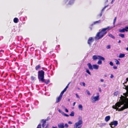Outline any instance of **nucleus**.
I'll return each instance as SVG.
<instances>
[{"instance_id":"f257e3e1","label":"nucleus","mask_w":128,"mask_h":128,"mask_svg":"<svg viewBox=\"0 0 128 128\" xmlns=\"http://www.w3.org/2000/svg\"><path fill=\"white\" fill-rule=\"evenodd\" d=\"M123 94L125 97L121 96L120 97V99L119 102L116 103L115 105L112 106V108L115 109H118V108L121 106V105H123L120 108L118 109V111L123 110L124 109L128 108V98L126 97L128 96V94L124 93Z\"/></svg>"},{"instance_id":"f03ea898","label":"nucleus","mask_w":128,"mask_h":128,"mask_svg":"<svg viewBox=\"0 0 128 128\" xmlns=\"http://www.w3.org/2000/svg\"><path fill=\"white\" fill-rule=\"evenodd\" d=\"M111 28V27L108 26L106 28H102L100 31L98 32L96 34L95 37L96 39L98 40L101 38L107 33L106 30L109 29L110 30Z\"/></svg>"},{"instance_id":"7ed1b4c3","label":"nucleus","mask_w":128,"mask_h":128,"mask_svg":"<svg viewBox=\"0 0 128 128\" xmlns=\"http://www.w3.org/2000/svg\"><path fill=\"white\" fill-rule=\"evenodd\" d=\"M44 72L42 70H41L38 72V78L40 81L44 82Z\"/></svg>"},{"instance_id":"20e7f679","label":"nucleus","mask_w":128,"mask_h":128,"mask_svg":"<svg viewBox=\"0 0 128 128\" xmlns=\"http://www.w3.org/2000/svg\"><path fill=\"white\" fill-rule=\"evenodd\" d=\"M97 96H92L91 98V100L92 102V103H95L96 102L99 100L100 99V96L99 94L97 93Z\"/></svg>"},{"instance_id":"39448f33","label":"nucleus","mask_w":128,"mask_h":128,"mask_svg":"<svg viewBox=\"0 0 128 128\" xmlns=\"http://www.w3.org/2000/svg\"><path fill=\"white\" fill-rule=\"evenodd\" d=\"M82 121V119H79L78 121L76 122L74 125V128H81Z\"/></svg>"},{"instance_id":"423d86ee","label":"nucleus","mask_w":128,"mask_h":128,"mask_svg":"<svg viewBox=\"0 0 128 128\" xmlns=\"http://www.w3.org/2000/svg\"><path fill=\"white\" fill-rule=\"evenodd\" d=\"M92 59L94 60H95L97 59L103 60H105L104 58L102 56H100L96 55H94L92 56Z\"/></svg>"},{"instance_id":"0eeeda50","label":"nucleus","mask_w":128,"mask_h":128,"mask_svg":"<svg viewBox=\"0 0 128 128\" xmlns=\"http://www.w3.org/2000/svg\"><path fill=\"white\" fill-rule=\"evenodd\" d=\"M118 124V122L116 121H114L111 122L109 124V125L112 128H114L115 126H116Z\"/></svg>"},{"instance_id":"6e6552de","label":"nucleus","mask_w":128,"mask_h":128,"mask_svg":"<svg viewBox=\"0 0 128 128\" xmlns=\"http://www.w3.org/2000/svg\"><path fill=\"white\" fill-rule=\"evenodd\" d=\"M94 38L92 37L89 38L88 41V43L90 46L91 45L92 42L94 41Z\"/></svg>"},{"instance_id":"1a4fd4ad","label":"nucleus","mask_w":128,"mask_h":128,"mask_svg":"<svg viewBox=\"0 0 128 128\" xmlns=\"http://www.w3.org/2000/svg\"><path fill=\"white\" fill-rule=\"evenodd\" d=\"M75 0H70L67 4V5H71L73 4Z\"/></svg>"},{"instance_id":"9d476101","label":"nucleus","mask_w":128,"mask_h":128,"mask_svg":"<svg viewBox=\"0 0 128 128\" xmlns=\"http://www.w3.org/2000/svg\"><path fill=\"white\" fill-rule=\"evenodd\" d=\"M87 65L89 69L91 70H93V66H92L91 64L90 63H88L87 64Z\"/></svg>"},{"instance_id":"9b49d317","label":"nucleus","mask_w":128,"mask_h":128,"mask_svg":"<svg viewBox=\"0 0 128 128\" xmlns=\"http://www.w3.org/2000/svg\"><path fill=\"white\" fill-rule=\"evenodd\" d=\"M59 128H64V124L63 123L59 124L58 125Z\"/></svg>"},{"instance_id":"f8f14e48","label":"nucleus","mask_w":128,"mask_h":128,"mask_svg":"<svg viewBox=\"0 0 128 128\" xmlns=\"http://www.w3.org/2000/svg\"><path fill=\"white\" fill-rule=\"evenodd\" d=\"M62 97L59 96L56 99V102L58 103L60 101Z\"/></svg>"},{"instance_id":"ddd939ff","label":"nucleus","mask_w":128,"mask_h":128,"mask_svg":"<svg viewBox=\"0 0 128 128\" xmlns=\"http://www.w3.org/2000/svg\"><path fill=\"white\" fill-rule=\"evenodd\" d=\"M93 69L98 70V69L99 66L96 64H93Z\"/></svg>"},{"instance_id":"4468645a","label":"nucleus","mask_w":128,"mask_h":128,"mask_svg":"<svg viewBox=\"0 0 128 128\" xmlns=\"http://www.w3.org/2000/svg\"><path fill=\"white\" fill-rule=\"evenodd\" d=\"M110 116H108L105 117V120L106 122H108L110 120Z\"/></svg>"},{"instance_id":"2eb2a0df","label":"nucleus","mask_w":128,"mask_h":128,"mask_svg":"<svg viewBox=\"0 0 128 128\" xmlns=\"http://www.w3.org/2000/svg\"><path fill=\"white\" fill-rule=\"evenodd\" d=\"M42 126L44 128L46 125V120H43L42 121Z\"/></svg>"},{"instance_id":"dca6fc26","label":"nucleus","mask_w":128,"mask_h":128,"mask_svg":"<svg viewBox=\"0 0 128 128\" xmlns=\"http://www.w3.org/2000/svg\"><path fill=\"white\" fill-rule=\"evenodd\" d=\"M78 108L80 110H82L83 107L81 104H80L78 105Z\"/></svg>"},{"instance_id":"f3484780","label":"nucleus","mask_w":128,"mask_h":128,"mask_svg":"<svg viewBox=\"0 0 128 128\" xmlns=\"http://www.w3.org/2000/svg\"><path fill=\"white\" fill-rule=\"evenodd\" d=\"M125 54H120L119 57L120 58H122L124 57L125 56Z\"/></svg>"},{"instance_id":"a211bd4d","label":"nucleus","mask_w":128,"mask_h":128,"mask_svg":"<svg viewBox=\"0 0 128 128\" xmlns=\"http://www.w3.org/2000/svg\"><path fill=\"white\" fill-rule=\"evenodd\" d=\"M18 19L17 18H15L14 19V23H17L18 22Z\"/></svg>"},{"instance_id":"6ab92c4d","label":"nucleus","mask_w":128,"mask_h":128,"mask_svg":"<svg viewBox=\"0 0 128 128\" xmlns=\"http://www.w3.org/2000/svg\"><path fill=\"white\" fill-rule=\"evenodd\" d=\"M68 0H64L63 2V3L64 4H66L67 5Z\"/></svg>"},{"instance_id":"aec40b11","label":"nucleus","mask_w":128,"mask_h":128,"mask_svg":"<svg viewBox=\"0 0 128 128\" xmlns=\"http://www.w3.org/2000/svg\"><path fill=\"white\" fill-rule=\"evenodd\" d=\"M119 32H121V33H123V32H125L124 28H123L122 29L119 30Z\"/></svg>"},{"instance_id":"412c9836","label":"nucleus","mask_w":128,"mask_h":128,"mask_svg":"<svg viewBox=\"0 0 128 128\" xmlns=\"http://www.w3.org/2000/svg\"><path fill=\"white\" fill-rule=\"evenodd\" d=\"M119 35L122 38H124V34H119Z\"/></svg>"},{"instance_id":"4be33fe9","label":"nucleus","mask_w":128,"mask_h":128,"mask_svg":"<svg viewBox=\"0 0 128 128\" xmlns=\"http://www.w3.org/2000/svg\"><path fill=\"white\" fill-rule=\"evenodd\" d=\"M74 112L73 111H72L70 114V116H74Z\"/></svg>"},{"instance_id":"5701e85b","label":"nucleus","mask_w":128,"mask_h":128,"mask_svg":"<svg viewBox=\"0 0 128 128\" xmlns=\"http://www.w3.org/2000/svg\"><path fill=\"white\" fill-rule=\"evenodd\" d=\"M100 60L99 61H98L97 62V64H98L100 65L102 64V61L100 60Z\"/></svg>"},{"instance_id":"b1692460","label":"nucleus","mask_w":128,"mask_h":128,"mask_svg":"<svg viewBox=\"0 0 128 128\" xmlns=\"http://www.w3.org/2000/svg\"><path fill=\"white\" fill-rule=\"evenodd\" d=\"M101 21L100 20H99L98 21H96L94 22V24H96L100 23V22Z\"/></svg>"},{"instance_id":"393cba45","label":"nucleus","mask_w":128,"mask_h":128,"mask_svg":"<svg viewBox=\"0 0 128 128\" xmlns=\"http://www.w3.org/2000/svg\"><path fill=\"white\" fill-rule=\"evenodd\" d=\"M64 92H65L64 91V90L62 91L60 93L59 96L62 97V96Z\"/></svg>"},{"instance_id":"a878e982","label":"nucleus","mask_w":128,"mask_h":128,"mask_svg":"<svg viewBox=\"0 0 128 128\" xmlns=\"http://www.w3.org/2000/svg\"><path fill=\"white\" fill-rule=\"evenodd\" d=\"M108 36L113 38H114V36L111 34H108Z\"/></svg>"},{"instance_id":"bb28decb","label":"nucleus","mask_w":128,"mask_h":128,"mask_svg":"<svg viewBox=\"0 0 128 128\" xmlns=\"http://www.w3.org/2000/svg\"><path fill=\"white\" fill-rule=\"evenodd\" d=\"M70 83H69L68 84V85H67V86H66V88H64V91L65 92L66 91L67 88H68V86L69 85V84H70Z\"/></svg>"},{"instance_id":"cd10ccee","label":"nucleus","mask_w":128,"mask_h":128,"mask_svg":"<svg viewBox=\"0 0 128 128\" xmlns=\"http://www.w3.org/2000/svg\"><path fill=\"white\" fill-rule=\"evenodd\" d=\"M86 72H87V73H88L89 74L91 75V73L89 71V70L88 69H86Z\"/></svg>"},{"instance_id":"c85d7f7f","label":"nucleus","mask_w":128,"mask_h":128,"mask_svg":"<svg viewBox=\"0 0 128 128\" xmlns=\"http://www.w3.org/2000/svg\"><path fill=\"white\" fill-rule=\"evenodd\" d=\"M115 62L116 63V64H119V62L117 60H115Z\"/></svg>"},{"instance_id":"c756f323","label":"nucleus","mask_w":128,"mask_h":128,"mask_svg":"<svg viewBox=\"0 0 128 128\" xmlns=\"http://www.w3.org/2000/svg\"><path fill=\"white\" fill-rule=\"evenodd\" d=\"M86 92L88 95H90V92L88 90H86Z\"/></svg>"},{"instance_id":"7c9ffc66","label":"nucleus","mask_w":128,"mask_h":128,"mask_svg":"<svg viewBox=\"0 0 128 128\" xmlns=\"http://www.w3.org/2000/svg\"><path fill=\"white\" fill-rule=\"evenodd\" d=\"M125 32L126 31V32H127L128 31V27L126 26V27L124 28Z\"/></svg>"},{"instance_id":"2f4dec72","label":"nucleus","mask_w":128,"mask_h":128,"mask_svg":"<svg viewBox=\"0 0 128 128\" xmlns=\"http://www.w3.org/2000/svg\"><path fill=\"white\" fill-rule=\"evenodd\" d=\"M40 67V66L39 65H38L37 66H36V70H38V68H39Z\"/></svg>"},{"instance_id":"473e14b6","label":"nucleus","mask_w":128,"mask_h":128,"mask_svg":"<svg viewBox=\"0 0 128 128\" xmlns=\"http://www.w3.org/2000/svg\"><path fill=\"white\" fill-rule=\"evenodd\" d=\"M116 17L114 18V20L113 24H115V23L116 22Z\"/></svg>"},{"instance_id":"72a5a7b5","label":"nucleus","mask_w":128,"mask_h":128,"mask_svg":"<svg viewBox=\"0 0 128 128\" xmlns=\"http://www.w3.org/2000/svg\"><path fill=\"white\" fill-rule=\"evenodd\" d=\"M58 111L62 115L63 114V113H64V112H63L61 110L59 109L58 110Z\"/></svg>"},{"instance_id":"f704fd0d","label":"nucleus","mask_w":128,"mask_h":128,"mask_svg":"<svg viewBox=\"0 0 128 128\" xmlns=\"http://www.w3.org/2000/svg\"><path fill=\"white\" fill-rule=\"evenodd\" d=\"M62 115H64L66 117H68L69 116V115H68L65 114L64 112V113H63Z\"/></svg>"},{"instance_id":"c9c22d12","label":"nucleus","mask_w":128,"mask_h":128,"mask_svg":"<svg viewBox=\"0 0 128 128\" xmlns=\"http://www.w3.org/2000/svg\"><path fill=\"white\" fill-rule=\"evenodd\" d=\"M45 82L46 84H48L49 82H50V81L49 80H48L47 81V82H46L45 81L44 82Z\"/></svg>"},{"instance_id":"e433bc0d","label":"nucleus","mask_w":128,"mask_h":128,"mask_svg":"<svg viewBox=\"0 0 128 128\" xmlns=\"http://www.w3.org/2000/svg\"><path fill=\"white\" fill-rule=\"evenodd\" d=\"M110 45H108L107 46L106 48L107 49H109L110 48Z\"/></svg>"},{"instance_id":"4c0bfd02","label":"nucleus","mask_w":128,"mask_h":128,"mask_svg":"<svg viewBox=\"0 0 128 128\" xmlns=\"http://www.w3.org/2000/svg\"><path fill=\"white\" fill-rule=\"evenodd\" d=\"M109 64H110L112 66L113 65V64L112 62H110Z\"/></svg>"},{"instance_id":"58836bf2","label":"nucleus","mask_w":128,"mask_h":128,"mask_svg":"<svg viewBox=\"0 0 128 128\" xmlns=\"http://www.w3.org/2000/svg\"><path fill=\"white\" fill-rule=\"evenodd\" d=\"M76 97L77 98H80V96H78V95L77 94H76Z\"/></svg>"},{"instance_id":"ea45409f","label":"nucleus","mask_w":128,"mask_h":128,"mask_svg":"<svg viewBox=\"0 0 128 128\" xmlns=\"http://www.w3.org/2000/svg\"><path fill=\"white\" fill-rule=\"evenodd\" d=\"M37 128H41V124H39L37 127Z\"/></svg>"},{"instance_id":"a19ab883","label":"nucleus","mask_w":128,"mask_h":128,"mask_svg":"<svg viewBox=\"0 0 128 128\" xmlns=\"http://www.w3.org/2000/svg\"><path fill=\"white\" fill-rule=\"evenodd\" d=\"M108 5H107L106 6H104V7L103 8V9H102V11H103L105 9V8H106L108 6Z\"/></svg>"},{"instance_id":"79ce46f5","label":"nucleus","mask_w":128,"mask_h":128,"mask_svg":"<svg viewBox=\"0 0 128 128\" xmlns=\"http://www.w3.org/2000/svg\"><path fill=\"white\" fill-rule=\"evenodd\" d=\"M65 127H66V128H68V124H65Z\"/></svg>"},{"instance_id":"37998d69","label":"nucleus","mask_w":128,"mask_h":128,"mask_svg":"<svg viewBox=\"0 0 128 128\" xmlns=\"http://www.w3.org/2000/svg\"><path fill=\"white\" fill-rule=\"evenodd\" d=\"M35 78V77H34L32 76L31 77V79L33 80Z\"/></svg>"},{"instance_id":"c03bdc74","label":"nucleus","mask_w":128,"mask_h":128,"mask_svg":"<svg viewBox=\"0 0 128 128\" xmlns=\"http://www.w3.org/2000/svg\"><path fill=\"white\" fill-rule=\"evenodd\" d=\"M98 90H99V91L100 92H102L101 90V88H98Z\"/></svg>"},{"instance_id":"a18cd8bd","label":"nucleus","mask_w":128,"mask_h":128,"mask_svg":"<svg viewBox=\"0 0 128 128\" xmlns=\"http://www.w3.org/2000/svg\"><path fill=\"white\" fill-rule=\"evenodd\" d=\"M82 85L85 86H86V84H85V83L84 82H83L82 83Z\"/></svg>"},{"instance_id":"49530a36","label":"nucleus","mask_w":128,"mask_h":128,"mask_svg":"<svg viewBox=\"0 0 128 128\" xmlns=\"http://www.w3.org/2000/svg\"><path fill=\"white\" fill-rule=\"evenodd\" d=\"M102 125L103 126H104V125H105L106 124V123H102Z\"/></svg>"},{"instance_id":"de8ad7c7","label":"nucleus","mask_w":128,"mask_h":128,"mask_svg":"<svg viewBox=\"0 0 128 128\" xmlns=\"http://www.w3.org/2000/svg\"><path fill=\"white\" fill-rule=\"evenodd\" d=\"M68 123L70 124H72V122L70 121H69L68 122Z\"/></svg>"},{"instance_id":"09e8293b","label":"nucleus","mask_w":128,"mask_h":128,"mask_svg":"<svg viewBox=\"0 0 128 128\" xmlns=\"http://www.w3.org/2000/svg\"><path fill=\"white\" fill-rule=\"evenodd\" d=\"M113 68L114 69H116L117 68V67L116 66H114L113 67Z\"/></svg>"},{"instance_id":"8fccbe9b","label":"nucleus","mask_w":128,"mask_h":128,"mask_svg":"<svg viewBox=\"0 0 128 128\" xmlns=\"http://www.w3.org/2000/svg\"><path fill=\"white\" fill-rule=\"evenodd\" d=\"M100 81L101 82H103L104 81V80L102 79H101L100 80Z\"/></svg>"},{"instance_id":"3c124183","label":"nucleus","mask_w":128,"mask_h":128,"mask_svg":"<svg viewBox=\"0 0 128 128\" xmlns=\"http://www.w3.org/2000/svg\"><path fill=\"white\" fill-rule=\"evenodd\" d=\"M65 111L66 112H68V110H67V109L66 108H65Z\"/></svg>"},{"instance_id":"603ef678","label":"nucleus","mask_w":128,"mask_h":128,"mask_svg":"<svg viewBox=\"0 0 128 128\" xmlns=\"http://www.w3.org/2000/svg\"><path fill=\"white\" fill-rule=\"evenodd\" d=\"M114 77V76L112 74H111L110 76V78H112Z\"/></svg>"},{"instance_id":"864d4df0","label":"nucleus","mask_w":128,"mask_h":128,"mask_svg":"<svg viewBox=\"0 0 128 128\" xmlns=\"http://www.w3.org/2000/svg\"><path fill=\"white\" fill-rule=\"evenodd\" d=\"M128 81V78L126 79V82H125L124 83H126L127 81Z\"/></svg>"},{"instance_id":"5fc2aeb1","label":"nucleus","mask_w":128,"mask_h":128,"mask_svg":"<svg viewBox=\"0 0 128 128\" xmlns=\"http://www.w3.org/2000/svg\"><path fill=\"white\" fill-rule=\"evenodd\" d=\"M115 0H112V2H111V4H112L114 2Z\"/></svg>"},{"instance_id":"6e6d98bb","label":"nucleus","mask_w":128,"mask_h":128,"mask_svg":"<svg viewBox=\"0 0 128 128\" xmlns=\"http://www.w3.org/2000/svg\"><path fill=\"white\" fill-rule=\"evenodd\" d=\"M75 104H76V102H74L73 104V106H74L75 105Z\"/></svg>"},{"instance_id":"4d7b16f0","label":"nucleus","mask_w":128,"mask_h":128,"mask_svg":"<svg viewBox=\"0 0 128 128\" xmlns=\"http://www.w3.org/2000/svg\"><path fill=\"white\" fill-rule=\"evenodd\" d=\"M52 128H57V127H54V126H53L52 127Z\"/></svg>"},{"instance_id":"13d9d810","label":"nucleus","mask_w":128,"mask_h":128,"mask_svg":"<svg viewBox=\"0 0 128 128\" xmlns=\"http://www.w3.org/2000/svg\"><path fill=\"white\" fill-rule=\"evenodd\" d=\"M126 50H127L128 51V48H126Z\"/></svg>"},{"instance_id":"bf43d9fd","label":"nucleus","mask_w":128,"mask_h":128,"mask_svg":"<svg viewBox=\"0 0 128 128\" xmlns=\"http://www.w3.org/2000/svg\"><path fill=\"white\" fill-rule=\"evenodd\" d=\"M77 89H78V90H80V88H77Z\"/></svg>"},{"instance_id":"052dcab7","label":"nucleus","mask_w":128,"mask_h":128,"mask_svg":"<svg viewBox=\"0 0 128 128\" xmlns=\"http://www.w3.org/2000/svg\"><path fill=\"white\" fill-rule=\"evenodd\" d=\"M120 42H120V40L119 41V42H118V43H120Z\"/></svg>"},{"instance_id":"680f3d73","label":"nucleus","mask_w":128,"mask_h":128,"mask_svg":"<svg viewBox=\"0 0 128 128\" xmlns=\"http://www.w3.org/2000/svg\"><path fill=\"white\" fill-rule=\"evenodd\" d=\"M102 15V14H100V16H101Z\"/></svg>"}]
</instances>
